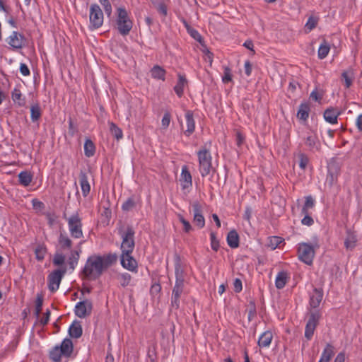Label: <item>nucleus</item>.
<instances>
[{
  "label": "nucleus",
  "mask_w": 362,
  "mask_h": 362,
  "mask_svg": "<svg viewBox=\"0 0 362 362\" xmlns=\"http://www.w3.org/2000/svg\"><path fill=\"white\" fill-rule=\"evenodd\" d=\"M69 234L74 238L81 239L76 249L71 250L69 255V269H74L81 252V245L84 243L81 218L78 213L69 217Z\"/></svg>",
  "instance_id": "f257e3e1"
},
{
  "label": "nucleus",
  "mask_w": 362,
  "mask_h": 362,
  "mask_svg": "<svg viewBox=\"0 0 362 362\" xmlns=\"http://www.w3.org/2000/svg\"><path fill=\"white\" fill-rule=\"evenodd\" d=\"M211 144V143L209 141L197 151L199 171L203 177L210 173L212 168V156L210 152Z\"/></svg>",
  "instance_id": "f03ea898"
},
{
  "label": "nucleus",
  "mask_w": 362,
  "mask_h": 362,
  "mask_svg": "<svg viewBox=\"0 0 362 362\" xmlns=\"http://www.w3.org/2000/svg\"><path fill=\"white\" fill-rule=\"evenodd\" d=\"M105 269L100 255H93L87 259L83 268L84 274L91 279L99 277Z\"/></svg>",
  "instance_id": "7ed1b4c3"
},
{
  "label": "nucleus",
  "mask_w": 362,
  "mask_h": 362,
  "mask_svg": "<svg viewBox=\"0 0 362 362\" xmlns=\"http://www.w3.org/2000/svg\"><path fill=\"white\" fill-rule=\"evenodd\" d=\"M116 23L118 32L123 36L127 35L132 29L133 22L124 7L117 9Z\"/></svg>",
  "instance_id": "20e7f679"
},
{
  "label": "nucleus",
  "mask_w": 362,
  "mask_h": 362,
  "mask_svg": "<svg viewBox=\"0 0 362 362\" xmlns=\"http://www.w3.org/2000/svg\"><path fill=\"white\" fill-rule=\"evenodd\" d=\"M122 239L121 244L122 253L132 252L134 248V230L132 227H127L125 230H119Z\"/></svg>",
  "instance_id": "39448f33"
},
{
  "label": "nucleus",
  "mask_w": 362,
  "mask_h": 362,
  "mask_svg": "<svg viewBox=\"0 0 362 362\" xmlns=\"http://www.w3.org/2000/svg\"><path fill=\"white\" fill-rule=\"evenodd\" d=\"M298 258L300 261L308 265L313 263L315 256V250L312 245L302 243L298 244Z\"/></svg>",
  "instance_id": "423d86ee"
},
{
  "label": "nucleus",
  "mask_w": 362,
  "mask_h": 362,
  "mask_svg": "<svg viewBox=\"0 0 362 362\" xmlns=\"http://www.w3.org/2000/svg\"><path fill=\"white\" fill-rule=\"evenodd\" d=\"M49 359L53 362H60L62 357H68V338L64 339L61 345L53 347L49 353Z\"/></svg>",
  "instance_id": "0eeeda50"
},
{
  "label": "nucleus",
  "mask_w": 362,
  "mask_h": 362,
  "mask_svg": "<svg viewBox=\"0 0 362 362\" xmlns=\"http://www.w3.org/2000/svg\"><path fill=\"white\" fill-rule=\"evenodd\" d=\"M90 25L93 29L99 28L103 23V13L98 4H93L90 8Z\"/></svg>",
  "instance_id": "6e6552de"
},
{
  "label": "nucleus",
  "mask_w": 362,
  "mask_h": 362,
  "mask_svg": "<svg viewBox=\"0 0 362 362\" xmlns=\"http://www.w3.org/2000/svg\"><path fill=\"white\" fill-rule=\"evenodd\" d=\"M320 317V314L318 311L311 313L305 329V337L308 340L311 339L313 337Z\"/></svg>",
  "instance_id": "1a4fd4ad"
},
{
  "label": "nucleus",
  "mask_w": 362,
  "mask_h": 362,
  "mask_svg": "<svg viewBox=\"0 0 362 362\" xmlns=\"http://www.w3.org/2000/svg\"><path fill=\"white\" fill-rule=\"evenodd\" d=\"M6 42L13 49H21L26 45L27 40L23 34L13 31L8 37Z\"/></svg>",
  "instance_id": "9d476101"
},
{
  "label": "nucleus",
  "mask_w": 362,
  "mask_h": 362,
  "mask_svg": "<svg viewBox=\"0 0 362 362\" xmlns=\"http://www.w3.org/2000/svg\"><path fill=\"white\" fill-rule=\"evenodd\" d=\"M66 273L65 269H55L51 274H49L48 279V288L50 291L54 292L59 288L61 280Z\"/></svg>",
  "instance_id": "9b49d317"
},
{
  "label": "nucleus",
  "mask_w": 362,
  "mask_h": 362,
  "mask_svg": "<svg viewBox=\"0 0 362 362\" xmlns=\"http://www.w3.org/2000/svg\"><path fill=\"white\" fill-rule=\"evenodd\" d=\"M180 182L183 191L189 192L192 187V177L187 165L182 167Z\"/></svg>",
  "instance_id": "f8f14e48"
},
{
  "label": "nucleus",
  "mask_w": 362,
  "mask_h": 362,
  "mask_svg": "<svg viewBox=\"0 0 362 362\" xmlns=\"http://www.w3.org/2000/svg\"><path fill=\"white\" fill-rule=\"evenodd\" d=\"M132 252H125L121 255L122 266L132 272H137L138 264L136 259L132 256Z\"/></svg>",
  "instance_id": "ddd939ff"
},
{
  "label": "nucleus",
  "mask_w": 362,
  "mask_h": 362,
  "mask_svg": "<svg viewBox=\"0 0 362 362\" xmlns=\"http://www.w3.org/2000/svg\"><path fill=\"white\" fill-rule=\"evenodd\" d=\"M92 304L88 300L79 301L76 303L74 313L76 316L84 318L91 313Z\"/></svg>",
  "instance_id": "4468645a"
},
{
  "label": "nucleus",
  "mask_w": 362,
  "mask_h": 362,
  "mask_svg": "<svg viewBox=\"0 0 362 362\" xmlns=\"http://www.w3.org/2000/svg\"><path fill=\"white\" fill-rule=\"evenodd\" d=\"M304 144L310 152H316L320 150L321 144L317 136L314 133H309L304 138Z\"/></svg>",
  "instance_id": "2eb2a0df"
},
{
  "label": "nucleus",
  "mask_w": 362,
  "mask_h": 362,
  "mask_svg": "<svg viewBox=\"0 0 362 362\" xmlns=\"http://www.w3.org/2000/svg\"><path fill=\"white\" fill-rule=\"evenodd\" d=\"M193 221L199 228H202L205 226V218L202 212V206L198 202L192 204Z\"/></svg>",
  "instance_id": "dca6fc26"
},
{
  "label": "nucleus",
  "mask_w": 362,
  "mask_h": 362,
  "mask_svg": "<svg viewBox=\"0 0 362 362\" xmlns=\"http://www.w3.org/2000/svg\"><path fill=\"white\" fill-rule=\"evenodd\" d=\"M184 282H175L173 289L171 305L175 308H178L180 305V298L183 291Z\"/></svg>",
  "instance_id": "f3484780"
},
{
  "label": "nucleus",
  "mask_w": 362,
  "mask_h": 362,
  "mask_svg": "<svg viewBox=\"0 0 362 362\" xmlns=\"http://www.w3.org/2000/svg\"><path fill=\"white\" fill-rule=\"evenodd\" d=\"M185 120L187 129L184 131V134L189 137L195 130V121L193 116V112L191 110H187L185 112Z\"/></svg>",
  "instance_id": "a211bd4d"
},
{
  "label": "nucleus",
  "mask_w": 362,
  "mask_h": 362,
  "mask_svg": "<svg viewBox=\"0 0 362 362\" xmlns=\"http://www.w3.org/2000/svg\"><path fill=\"white\" fill-rule=\"evenodd\" d=\"M188 85V81L185 75L178 74L177 81L174 86V90L177 97L181 98L184 94L185 88Z\"/></svg>",
  "instance_id": "6ab92c4d"
},
{
  "label": "nucleus",
  "mask_w": 362,
  "mask_h": 362,
  "mask_svg": "<svg viewBox=\"0 0 362 362\" xmlns=\"http://www.w3.org/2000/svg\"><path fill=\"white\" fill-rule=\"evenodd\" d=\"M339 115V112L337 109L334 107H329L324 112L325 120L331 124H334L337 123V118Z\"/></svg>",
  "instance_id": "aec40b11"
},
{
  "label": "nucleus",
  "mask_w": 362,
  "mask_h": 362,
  "mask_svg": "<svg viewBox=\"0 0 362 362\" xmlns=\"http://www.w3.org/2000/svg\"><path fill=\"white\" fill-rule=\"evenodd\" d=\"M323 298V292L320 289L315 288L310 296V305L312 308H317Z\"/></svg>",
  "instance_id": "412c9836"
},
{
  "label": "nucleus",
  "mask_w": 362,
  "mask_h": 362,
  "mask_svg": "<svg viewBox=\"0 0 362 362\" xmlns=\"http://www.w3.org/2000/svg\"><path fill=\"white\" fill-rule=\"evenodd\" d=\"M273 339V334L271 331L264 332L258 339V346L261 348H267L270 346Z\"/></svg>",
  "instance_id": "4be33fe9"
},
{
  "label": "nucleus",
  "mask_w": 362,
  "mask_h": 362,
  "mask_svg": "<svg viewBox=\"0 0 362 362\" xmlns=\"http://www.w3.org/2000/svg\"><path fill=\"white\" fill-rule=\"evenodd\" d=\"M81 322L76 320H74L69 325V337L79 338L82 334Z\"/></svg>",
  "instance_id": "5701e85b"
},
{
  "label": "nucleus",
  "mask_w": 362,
  "mask_h": 362,
  "mask_svg": "<svg viewBox=\"0 0 362 362\" xmlns=\"http://www.w3.org/2000/svg\"><path fill=\"white\" fill-rule=\"evenodd\" d=\"M79 184L81 188L82 194L84 197H86L90 190V185L89 184L88 177L83 172H81L79 175Z\"/></svg>",
  "instance_id": "b1692460"
},
{
  "label": "nucleus",
  "mask_w": 362,
  "mask_h": 362,
  "mask_svg": "<svg viewBox=\"0 0 362 362\" xmlns=\"http://www.w3.org/2000/svg\"><path fill=\"white\" fill-rule=\"evenodd\" d=\"M11 98L14 103L19 107L25 105L26 101L25 97L22 95L18 88H15L11 92Z\"/></svg>",
  "instance_id": "393cba45"
},
{
  "label": "nucleus",
  "mask_w": 362,
  "mask_h": 362,
  "mask_svg": "<svg viewBox=\"0 0 362 362\" xmlns=\"http://www.w3.org/2000/svg\"><path fill=\"white\" fill-rule=\"evenodd\" d=\"M310 105L308 103H302L299 105L297 117L302 121H306L309 117Z\"/></svg>",
  "instance_id": "a878e982"
},
{
  "label": "nucleus",
  "mask_w": 362,
  "mask_h": 362,
  "mask_svg": "<svg viewBox=\"0 0 362 362\" xmlns=\"http://www.w3.org/2000/svg\"><path fill=\"white\" fill-rule=\"evenodd\" d=\"M165 70L158 65H155L151 69V75L153 78L156 80H165Z\"/></svg>",
  "instance_id": "bb28decb"
},
{
  "label": "nucleus",
  "mask_w": 362,
  "mask_h": 362,
  "mask_svg": "<svg viewBox=\"0 0 362 362\" xmlns=\"http://www.w3.org/2000/svg\"><path fill=\"white\" fill-rule=\"evenodd\" d=\"M227 243L231 248H237L239 246V235L236 230H230L226 238Z\"/></svg>",
  "instance_id": "cd10ccee"
},
{
  "label": "nucleus",
  "mask_w": 362,
  "mask_h": 362,
  "mask_svg": "<svg viewBox=\"0 0 362 362\" xmlns=\"http://www.w3.org/2000/svg\"><path fill=\"white\" fill-rule=\"evenodd\" d=\"M288 274L285 271H281L278 272L275 279V286L278 289L283 288L288 281Z\"/></svg>",
  "instance_id": "c85d7f7f"
},
{
  "label": "nucleus",
  "mask_w": 362,
  "mask_h": 362,
  "mask_svg": "<svg viewBox=\"0 0 362 362\" xmlns=\"http://www.w3.org/2000/svg\"><path fill=\"white\" fill-rule=\"evenodd\" d=\"M333 355V346L330 344H327L324 349L318 362H329Z\"/></svg>",
  "instance_id": "c756f323"
},
{
  "label": "nucleus",
  "mask_w": 362,
  "mask_h": 362,
  "mask_svg": "<svg viewBox=\"0 0 362 362\" xmlns=\"http://www.w3.org/2000/svg\"><path fill=\"white\" fill-rule=\"evenodd\" d=\"M175 282H184L185 271L179 260H177L175 265Z\"/></svg>",
  "instance_id": "7c9ffc66"
},
{
  "label": "nucleus",
  "mask_w": 362,
  "mask_h": 362,
  "mask_svg": "<svg viewBox=\"0 0 362 362\" xmlns=\"http://www.w3.org/2000/svg\"><path fill=\"white\" fill-rule=\"evenodd\" d=\"M341 78L344 81V86L346 88H350V86L352 85L353 80L354 78V74L353 71L351 69L344 71L341 74Z\"/></svg>",
  "instance_id": "2f4dec72"
},
{
  "label": "nucleus",
  "mask_w": 362,
  "mask_h": 362,
  "mask_svg": "<svg viewBox=\"0 0 362 362\" xmlns=\"http://www.w3.org/2000/svg\"><path fill=\"white\" fill-rule=\"evenodd\" d=\"M357 238L356 235L351 232H348L347 236L344 241V246L347 250H353L356 244Z\"/></svg>",
  "instance_id": "473e14b6"
},
{
  "label": "nucleus",
  "mask_w": 362,
  "mask_h": 362,
  "mask_svg": "<svg viewBox=\"0 0 362 362\" xmlns=\"http://www.w3.org/2000/svg\"><path fill=\"white\" fill-rule=\"evenodd\" d=\"M32 178V175L28 171H22L18 175L19 183L24 187L30 184Z\"/></svg>",
  "instance_id": "72a5a7b5"
},
{
  "label": "nucleus",
  "mask_w": 362,
  "mask_h": 362,
  "mask_svg": "<svg viewBox=\"0 0 362 362\" xmlns=\"http://www.w3.org/2000/svg\"><path fill=\"white\" fill-rule=\"evenodd\" d=\"M83 148H84V153H85L86 156L91 157L95 154V144H93V142L90 139H87L85 141Z\"/></svg>",
  "instance_id": "f704fd0d"
},
{
  "label": "nucleus",
  "mask_w": 362,
  "mask_h": 362,
  "mask_svg": "<svg viewBox=\"0 0 362 362\" xmlns=\"http://www.w3.org/2000/svg\"><path fill=\"white\" fill-rule=\"evenodd\" d=\"M44 296L42 293H37L36 300H35V315L37 319L40 318V315L42 311V308L43 305Z\"/></svg>",
  "instance_id": "c9c22d12"
},
{
  "label": "nucleus",
  "mask_w": 362,
  "mask_h": 362,
  "mask_svg": "<svg viewBox=\"0 0 362 362\" xmlns=\"http://www.w3.org/2000/svg\"><path fill=\"white\" fill-rule=\"evenodd\" d=\"M315 201L311 195L305 197V203L301 209V214H306L309 212L310 209L315 206Z\"/></svg>",
  "instance_id": "e433bc0d"
},
{
  "label": "nucleus",
  "mask_w": 362,
  "mask_h": 362,
  "mask_svg": "<svg viewBox=\"0 0 362 362\" xmlns=\"http://www.w3.org/2000/svg\"><path fill=\"white\" fill-rule=\"evenodd\" d=\"M329 50L330 47L327 42H323L322 43H321L317 51V55L319 59H325L328 55Z\"/></svg>",
  "instance_id": "4c0bfd02"
},
{
  "label": "nucleus",
  "mask_w": 362,
  "mask_h": 362,
  "mask_svg": "<svg viewBox=\"0 0 362 362\" xmlns=\"http://www.w3.org/2000/svg\"><path fill=\"white\" fill-rule=\"evenodd\" d=\"M117 256L116 254H109L107 255L101 256V259L105 268H107L117 261Z\"/></svg>",
  "instance_id": "58836bf2"
},
{
  "label": "nucleus",
  "mask_w": 362,
  "mask_h": 362,
  "mask_svg": "<svg viewBox=\"0 0 362 362\" xmlns=\"http://www.w3.org/2000/svg\"><path fill=\"white\" fill-rule=\"evenodd\" d=\"M41 117V109L38 104L32 105L30 107V117L33 122L37 121Z\"/></svg>",
  "instance_id": "ea45409f"
},
{
  "label": "nucleus",
  "mask_w": 362,
  "mask_h": 362,
  "mask_svg": "<svg viewBox=\"0 0 362 362\" xmlns=\"http://www.w3.org/2000/svg\"><path fill=\"white\" fill-rule=\"evenodd\" d=\"M117 279L122 287L127 286L132 279V276L129 274L124 272L118 274Z\"/></svg>",
  "instance_id": "a19ab883"
},
{
  "label": "nucleus",
  "mask_w": 362,
  "mask_h": 362,
  "mask_svg": "<svg viewBox=\"0 0 362 362\" xmlns=\"http://www.w3.org/2000/svg\"><path fill=\"white\" fill-rule=\"evenodd\" d=\"M210 241H211V249L217 252L219 249V240L217 239L216 235L214 232H211L210 233Z\"/></svg>",
  "instance_id": "79ce46f5"
},
{
  "label": "nucleus",
  "mask_w": 362,
  "mask_h": 362,
  "mask_svg": "<svg viewBox=\"0 0 362 362\" xmlns=\"http://www.w3.org/2000/svg\"><path fill=\"white\" fill-rule=\"evenodd\" d=\"M136 206V202L134 198L130 197L127 199L122 205V209L124 211H129Z\"/></svg>",
  "instance_id": "37998d69"
},
{
  "label": "nucleus",
  "mask_w": 362,
  "mask_h": 362,
  "mask_svg": "<svg viewBox=\"0 0 362 362\" xmlns=\"http://www.w3.org/2000/svg\"><path fill=\"white\" fill-rule=\"evenodd\" d=\"M299 158V166L302 170H305L309 163V158L308 156H306L303 153H300L298 154Z\"/></svg>",
  "instance_id": "c03bdc74"
},
{
  "label": "nucleus",
  "mask_w": 362,
  "mask_h": 362,
  "mask_svg": "<svg viewBox=\"0 0 362 362\" xmlns=\"http://www.w3.org/2000/svg\"><path fill=\"white\" fill-rule=\"evenodd\" d=\"M46 252L47 250L45 247L41 245L37 246L35 250L36 259L39 261H42L45 258Z\"/></svg>",
  "instance_id": "a18cd8bd"
},
{
  "label": "nucleus",
  "mask_w": 362,
  "mask_h": 362,
  "mask_svg": "<svg viewBox=\"0 0 362 362\" xmlns=\"http://www.w3.org/2000/svg\"><path fill=\"white\" fill-rule=\"evenodd\" d=\"M232 81L231 70L229 67L225 66L223 75L222 76V81L224 83H228Z\"/></svg>",
  "instance_id": "49530a36"
},
{
  "label": "nucleus",
  "mask_w": 362,
  "mask_h": 362,
  "mask_svg": "<svg viewBox=\"0 0 362 362\" xmlns=\"http://www.w3.org/2000/svg\"><path fill=\"white\" fill-rule=\"evenodd\" d=\"M317 24V18L313 16H310L308 18L305 26L308 31H310L315 28Z\"/></svg>",
  "instance_id": "de8ad7c7"
},
{
  "label": "nucleus",
  "mask_w": 362,
  "mask_h": 362,
  "mask_svg": "<svg viewBox=\"0 0 362 362\" xmlns=\"http://www.w3.org/2000/svg\"><path fill=\"white\" fill-rule=\"evenodd\" d=\"M178 219L182 223L184 227V231L185 233H189L192 230V227L190 223L188 221H187L182 215H178Z\"/></svg>",
  "instance_id": "09e8293b"
},
{
  "label": "nucleus",
  "mask_w": 362,
  "mask_h": 362,
  "mask_svg": "<svg viewBox=\"0 0 362 362\" xmlns=\"http://www.w3.org/2000/svg\"><path fill=\"white\" fill-rule=\"evenodd\" d=\"M304 217L301 220V223L304 226H310L314 223L313 218L310 216L309 212L301 214Z\"/></svg>",
  "instance_id": "8fccbe9b"
},
{
  "label": "nucleus",
  "mask_w": 362,
  "mask_h": 362,
  "mask_svg": "<svg viewBox=\"0 0 362 362\" xmlns=\"http://www.w3.org/2000/svg\"><path fill=\"white\" fill-rule=\"evenodd\" d=\"M281 242L282 240L280 237L274 236L270 239L269 247L272 250H275L279 245V244L281 243Z\"/></svg>",
  "instance_id": "3c124183"
},
{
  "label": "nucleus",
  "mask_w": 362,
  "mask_h": 362,
  "mask_svg": "<svg viewBox=\"0 0 362 362\" xmlns=\"http://www.w3.org/2000/svg\"><path fill=\"white\" fill-rule=\"evenodd\" d=\"M106 14L110 16L112 13V6L108 0H99Z\"/></svg>",
  "instance_id": "603ef678"
},
{
  "label": "nucleus",
  "mask_w": 362,
  "mask_h": 362,
  "mask_svg": "<svg viewBox=\"0 0 362 362\" xmlns=\"http://www.w3.org/2000/svg\"><path fill=\"white\" fill-rule=\"evenodd\" d=\"M171 115L168 112H165L161 120V125L163 129H167L170 123Z\"/></svg>",
  "instance_id": "864d4df0"
},
{
  "label": "nucleus",
  "mask_w": 362,
  "mask_h": 362,
  "mask_svg": "<svg viewBox=\"0 0 362 362\" xmlns=\"http://www.w3.org/2000/svg\"><path fill=\"white\" fill-rule=\"evenodd\" d=\"M32 205L33 209L36 211H42L45 207L44 203L37 199H33L32 200Z\"/></svg>",
  "instance_id": "5fc2aeb1"
},
{
  "label": "nucleus",
  "mask_w": 362,
  "mask_h": 362,
  "mask_svg": "<svg viewBox=\"0 0 362 362\" xmlns=\"http://www.w3.org/2000/svg\"><path fill=\"white\" fill-rule=\"evenodd\" d=\"M64 259L65 257L63 255L57 253L54 257L53 263L54 265L59 266L64 264Z\"/></svg>",
  "instance_id": "6e6d98bb"
},
{
  "label": "nucleus",
  "mask_w": 362,
  "mask_h": 362,
  "mask_svg": "<svg viewBox=\"0 0 362 362\" xmlns=\"http://www.w3.org/2000/svg\"><path fill=\"white\" fill-rule=\"evenodd\" d=\"M49 316H50V311L49 309H47L46 310V312L44 313V316L42 318L38 319L40 325L42 326H45V325H47L49 322Z\"/></svg>",
  "instance_id": "4d7b16f0"
},
{
  "label": "nucleus",
  "mask_w": 362,
  "mask_h": 362,
  "mask_svg": "<svg viewBox=\"0 0 362 362\" xmlns=\"http://www.w3.org/2000/svg\"><path fill=\"white\" fill-rule=\"evenodd\" d=\"M336 177L333 174L327 175L326 178L325 185H328L329 187L334 186L336 183Z\"/></svg>",
  "instance_id": "13d9d810"
},
{
  "label": "nucleus",
  "mask_w": 362,
  "mask_h": 362,
  "mask_svg": "<svg viewBox=\"0 0 362 362\" xmlns=\"http://www.w3.org/2000/svg\"><path fill=\"white\" fill-rule=\"evenodd\" d=\"M233 288H234V291L236 292V293H239L242 291L243 289V284H242V281L240 279H235L234 280V282H233Z\"/></svg>",
  "instance_id": "bf43d9fd"
},
{
  "label": "nucleus",
  "mask_w": 362,
  "mask_h": 362,
  "mask_svg": "<svg viewBox=\"0 0 362 362\" xmlns=\"http://www.w3.org/2000/svg\"><path fill=\"white\" fill-rule=\"evenodd\" d=\"M20 72L25 76H29L30 74L29 68L24 63H21L20 65Z\"/></svg>",
  "instance_id": "052dcab7"
},
{
  "label": "nucleus",
  "mask_w": 362,
  "mask_h": 362,
  "mask_svg": "<svg viewBox=\"0 0 362 362\" xmlns=\"http://www.w3.org/2000/svg\"><path fill=\"white\" fill-rule=\"evenodd\" d=\"M251 216H252V209L250 206H247L245 207V211L243 214V218L245 220L247 221L248 222H250Z\"/></svg>",
  "instance_id": "680f3d73"
},
{
  "label": "nucleus",
  "mask_w": 362,
  "mask_h": 362,
  "mask_svg": "<svg viewBox=\"0 0 362 362\" xmlns=\"http://www.w3.org/2000/svg\"><path fill=\"white\" fill-rule=\"evenodd\" d=\"M11 10V8L5 4L4 0H0V11L4 12L6 14H8Z\"/></svg>",
  "instance_id": "e2e57ef3"
},
{
  "label": "nucleus",
  "mask_w": 362,
  "mask_h": 362,
  "mask_svg": "<svg viewBox=\"0 0 362 362\" xmlns=\"http://www.w3.org/2000/svg\"><path fill=\"white\" fill-rule=\"evenodd\" d=\"M310 98L315 101H320L322 99V95H319L317 90L315 89L311 92Z\"/></svg>",
  "instance_id": "0e129e2a"
},
{
  "label": "nucleus",
  "mask_w": 362,
  "mask_h": 362,
  "mask_svg": "<svg viewBox=\"0 0 362 362\" xmlns=\"http://www.w3.org/2000/svg\"><path fill=\"white\" fill-rule=\"evenodd\" d=\"M244 68H245V74L247 76H250V74L252 73V65L249 61L245 62Z\"/></svg>",
  "instance_id": "69168bd1"
},
{
  "label": "nucleus",
  "mask_w": 362,
  "mask_h": 362,
  "mask_svg": "<svg viewBox=\"0 0 362 362\" xmlns=\"http://www.w3.org/2000/svg\"><path fill=\"white\" fill-rule=\"evenodd\" d=\"M112 129H114L115 137L119 139L122 137V132L121 129L115 126L114 124H112Z\"/></svg>",
  "instance_id": "338daca9"
},
{
  "label": "nucleus",
  "mask_w": 362,
  "mask_h": 362,
  "mask_svg": "<svg viewBox=\"0 0 362 362\" xmlns=\"http://www.w3.org/2000/svg\"><path fill=\"white\" fill-rule=\"evenodd\" d=\"M245 141L244 136L240 132L236 134V143L238 146H240Z\"/></svg>",
  "instance_id": "774afa93"
}]
</instances>
